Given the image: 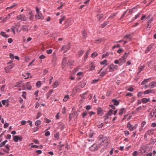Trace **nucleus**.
Listing matches in <instances>:
<instances>
[{"instance_id": "obj_1", "label": "nucleus", "mask_w": 156, "mask_h": 156, "mask_svg": "<svg viewBox=\"0 0 156 156\" xmlns=\"http://www.w3.org/2000/svg\"><path fill=\"white\" fill-rule=\"evenodd\" d=\"M16 18L18 20L26 21L27 20V18L26 17L24 14H22L17 16Z\"/></svg>"}, {"instance_id": "obj_2", "label": "nucleus", "mask_w": 156, "mask_h": 156, "mask_svg": "<svg viewBox=\"0 0 156 156\" xmlns=\"http://www.w3.org/2000/svg\"><path fill=\"white\" fill-rule=\"evenodd\" d=\"M57 59V56L55 53H53V57L51 61L52 65L53 66H55L56 64V62Z\"/></svg>"}, {"instance_id": "obj_3", "label": "nucleus", "mask_w": 156, "mask_h": 156, "mask_svg": "<svg viewBox=\"0 0 156 156\" xmlns=\"http://www.w3.org/2000/svg\"><path fill=\"white\" fill-rule=\"evenodd\" d=\"M13 139L15 142H17L18 141H21L22 138L21 136H13Z\"/></svg>"}, {"instance_id": "obj_4", "label": "nucleus", "mask_w": 156, "mask_h": 156, "mask_svg": "<svg viewBox=\"0 0 156 156\" xmlns=\"http://www.w3.org/2000/svg\"><path fill=\"white\" fill-rule=\"evenodd\" d=\"M78 114L77 112H73L72 113L69 115V119L71 120L72 118H75V119L77 118Z\"/></svg>"}, {"instance_id": "obj_5", "label": "nucleus", "mask_w": 156, "mask_h": 156, "mask_svg": "<svg viewBox=\"0 0 156 156\" xmlns=\"http://www.w3.org/2000/svg\"><path fill=\"white\" fill-rule=\"evenodd\" d=\"M99 147L98 145L94 144L90 147V150L92 151H96L98 149Z\"/></svg>"}, {"instance_id": "obj_6", "label": "nucleus", "mask_w": 156, "mask_h": 156, "mask_svg": "<svg viewBox=\"0 0 156 156\" xmlns=\"http://www.w3.org/2000/svg\"><path fill=\"white\" fill-rule=\"evenodd\" d=\"M36 19L37 20L41 19L43 20L44 18V16H42L40 12L37 13L35 15Z\"/></svg>"}, {"instance_id": "obj_7", "label": "nucleus", "mask_w": 156, "mask_h": 156, "mask_svg": "<svg viewBox=\"0 0 156 156\" xmlns=\"http://www.w3.org/2000/svg\"><path fill=\"white\" fill-rule=\"evenodd\" d=\"M70 48L69 45L68 44L67 45H64L62 48L61 51L64 50V52H66Z\"/></svg>"}, {"instance_id": "obj_8", "label": "nucleus", "mask_w": 156, "mask_h": 156, "mask_svg": "<svg viewBox=\"0 0 156 156\" xmlns=\"http://www.w3.org/2000/svg\"><path fill=\"white\" fill-rule=\"evenodd\" d=\"M29 16V19L31 21L34 18V14L32 11H30L28 13V15H27V16Z\"/></svg>"}, {"instance_id": "obj_9", "label": "nucleus", "mask_w": 156, "mask_h": 156, "mask_svg": "<svg viewBox=\"0 0 156 156\" xmlns=\"http://www.w3.org/2000/svg\"><path fill=\"white\" fill-rule=\"evenodd\" d=\"M127 126L128 128L131 131L133 130L136 128V127L133 126L129 122L128 123Z\"/></svg>"}, {"instance_id": "obj_10", "label": "nucleus", "mask_w": 156, "mask_h": 156, "mask_svg": "<svg viewBox=\"0 0 156 156\" xmlns=\"http://www.w3.org/2000/svg\"><path fill=\"white\" fill-rule=\"evenodd\" d=\"M156 86V82L154 81L152 82L149 85V87L150 88H152Z\"/></svg>"}, {"instance_id": "obj_11", "label": "nucleus", "mask_w": 156, "mask_h": 156, "mask_svg": "<svg viewBox=\"0 0 156 156\" xmlns=\"http://www.w3.org/2000/svg\"><path fill=\"white\" fill-rule=\"evenodd\" d=\"M9 101L8 99L4 100L2 101V104L4 105H6V107H8L9 105Z\"/></svg>"}, {"instance_id": "obj_12", "label": "nucleus", "mask_w": 156, "mask_h": 156, "mask_svg": "<svg viewBox=\"0 0 156 156\" xmlns=\"http://www.w3.org/2000/svg\"><path fill=\"white\" fill-rule=\"evenodd\" d=\"M99 139L100 141L101 142H103L106 140V137H103V135H101L99 136Z\"/></svg>"}, {"instance_id": "obj_13", "label": "nucleus", "mask_w": 156, "mask_h": 156, "mask_svg": "<svg viewBox=\"0 0 156 156\" xmlns=\"http://www.w3.org/2000/svg\"><path fill=\"white\" fill-rule=\"evenodd\" d=\"M119 66L122 65L126 62V60L122 57L119 59Z\"/></svg>"}, {"instance_id": "obj_14", "label": "nucleus", "mask_w": 156, "mask_h": 156, "mask_svg": "<svg viewBox=\"0 0 156 156\" xmlns=\"http://www.w3.org/2000/svg\"><path fill=\"white\" fill-rule=\"evenodd\" d=\"M98 114V115H102V110L100 108H98L97 109Z\"/></svg>"}, {"instance_id": "obj_15", "label": "nucleus", "mask_w": 156, "mask_h": 156, "mask_svg": "<svg viewBox=\"0 0 156 156\" xmlns=\"http://www.w3.org/2000/svg\"><path fill=\"white\" fill-rule=\"evenodd\" d=\"M150 78L147 79H144V80L142 82L141 85H143L148 83L150 80Z\"/></svg>"}, {"instance_id": "obj_16", "label": "nucleus", "mask_w": 156, "mask_h": 156, "mask_svg": "<svg viewBox=\"0 0 156 156\" xmlns=\"http://www.w3.org/2000/svg\"><path fill=\"white\" fill-rule=\"evenodd\" d=\"M67 60L66 59V58H63V60L62 62V66H65L66 65L68 64V62H67Z\"/></svg>"}, {"instance_id": "obj_17", "label": "nucleus", "mask_w": 156, "mask_h": 156, "mask_svg": "<svg viewBox=\"0 0 156 156\" xmlns=\"http://www.w3.org/2000/svg\"><path fill=\"white\" fill-rule=\"evenodd\" d=\"M153 20V19L151 18L150 20H149L147 22V27L148 28H150L151 27V23L152 21Z\"/></svg>"}, {"instance_id": "obj_18", "label": "nucleus", "mask_w": 156, "mask_h": 156, "mask_svg": "<svg viewBox=\"0 0 156 156\" xmlns=\"http://www.w3.org/2000/svg\"><path fill=\"white\" fill-rule=\"evenodd\" d=\"M112 101L114 103V105L116 106L118 105L119 103V101L116 99H113Z\"/></svg>"}, {"instance_id": "obj_19", "label": "nucleus", "mask_w": 156, "mask_h": 156, "mask_svg": "<svg viewBox=\"0 0 156 156\" xmlns=\"http://www.w3.org/2000/svg\"><path fill=\"white\" fill-rule=\"evenodd\" d=\"M150 101L149 98L147 99L146 98H144L142 99V103H147V102L149 101Z\"/></svg>"}, {"instance_id": "obj_20", "label": "nucleus", "mask_w": 156, "mask_h": 156, "mask_svg": "<svg viewBox=\"0 0 156 156\" xmlns=\"http://www.w3.org/2000/svg\"><path fill=\"white\" fill-rule=\"evenodd\" d=\"M24 77H25V79H27L29 77L31 78L32 77L31 76H29L30 75V73H26L24 74L23 75Z\"/></svg>"}, {"instance_id": "obj_21", "label": "nucleus", "mask_w": 156, "mask_h": 156, "mask_svg": "<svg viewBox=\"0 0 156 156\" xmlns=\"http://www.w3.org/2000/svg\"><path fill=\"white\" fill-rule=\"evenodd\" d=\"M0 34L2 36L4 37H5L6 38H7V37H9V36L8 35H7V34H6V33L4 32H3V31L2 32L0 33Z\"/></svg>"}, {"instance_id": "obj_22", "label": "nucleus", "mask_w": 156, "mask_h": 156, "mask_svg": "<svg viewBox=\"0 0 156 156\" xmlns=\"http://www.w3.org/2000/svg\"><path fill=\"white\" fill-rule=\"evenodd\" d=\"M21 29L24 31H28L29 30H28L27 27L26 25H23L22 26Z\"/></svg>"}, {"instance_id": "obj_23", "label": "nucleus", "mask_w": 156, "mask_h": 156, "mask_svg": "<svg viewBox=\"0 0 156 156\" xmlns=\"http://www.w3.org/2000/svg\"><path fill=\"white\" fill-rule=\"evenodd\" d=\"M107 72V69L104 70L103 72H102L101 73L100 76L101 77L104 76L105 75V74H106Z\"/></svg>"}, {"instance_id": "obj_24", "label": "nucleus", "mask_w": 156, "mask_h": 156, "mask_svg": "<svg viewBox=\"0 0 156 156\" xmlns=\"http://www.w3.org/2000/svg\"><path fill=\"white\" fill-rule=\"evenodd\" d=\"M83 38L85 39L87 37V33L85 30H83L82 32Z\"/></svg>"}, {"instance_id": "obj_25", "label": "nucleus", "mask_w": 156, "mask_h": 156, "mask_svg": "<svg viewBox=\"0 0 156 156\" xmlns=\"http://www.w3.org/2000/svg\"><path fill=\"white\" fill-rule=\"evenodd\" d=\"M30 83V82H27V83L26 87L28 90H30L31 89V87L29 84Z\"/></svg>"}, {"instance_id": "obj_26", "label": "nucleus", "mask_w": 156, "mask_h": 156, "mask_svg": "<svg viewBox=\"0 0 156 156\" xmlns=\"http://www.w3.org/2000/svg\"><path fill=\"white\" fill-rule=\"evenodd\" d=\"M53 91V90H51L48 92L47 94V99L48 98L51 94H52Z\"/></svg>"}, {"instance_id": "obj_27", "label": "nucleus", "mask_w": 156, "mask_h": 156, "mask_svg": "<svg viewBox=\"0 0 156 156\" xmlns=\"http://www.w3.org/2000/svg\"><path fill=\"white\" fill-rule=\"evenodd\" d=\"M144 66H142L140 67H138V69L139 70V72L138 73V74L139 73H140L143 70V69H144Z\"/></svg>"}, {"instance_id": "obj_28", "label": "nucleus", "mask_w": 156, "mask_h": 156, "mask_svg": "<svg viewBox=\"0 0 156 156\" xmlns=\"http://www.w3.org/2000/svg\"><path fill=\"white\" fill-rule=\"evenodd\" d=\"M66 19V16H62L61 18L59 20V23L60 24H62V21Z\"/></svg>"}, {"instance_id": "obj_29", "label": "nucleus", "mask_w": 156, "mask_h": 156, "mask_svg": "<svg viewBox=\"0 0 156 156\" xmlns=\"http://www.w3.org/2000/svg\"><path fill=\"white\" fill-rule=\"evenodd\" d=\"M132 35V34H128L125 35L124 37L126 39H129L130 40H131V38L130 37Z\"/></svg>"}, {"instance_id": "obj_30", "label": "nucleus", "mask_w": 156, "mask_h": 156, "mask_svg": "<svg viewBox=\"0 0 156 156\" xmlns=\"http://www.w3.org/2000/svg\"><path fill=\"white\" fill-rule=\"evenodd\" d=\"M110 66H112L114 70L115 69L117 70L118 69V67L116 65L111 64L110 65Z\"/></svg>"}, {"instance_id": "obj_31", "label": "nucleus", "mask_w": 156, "mask_h": 156, "mask_svg": "<svg viewBox=\"0 0 156 156\" xmlns=\"http://www.w3.org/2000/svg\"><path fill=\"white\" fill-rule=\"evenodd\" d=\"M128 54L129 52L125 53V54L123 55L122 58L126 60V58H127Z\"/></svg>"}, {"instance_id": "obj_32", "label": "nucleus", "mask_w": 156, "mask_h": 156, "mask_svg": "<svg viewBox=\"0 0 156 156\" xmlns=\"http://www.w3.org/2000/svg\"><path fill=\"white\" fill-rule=\"evenodd\" d=\"M109 23L108 21H106L104 23L101 25V27L102 28H104L106 25H107Z\"/></svg>"}, {"instance_id": "obj_33", "label": "nucleus", "mask_w": 156, "mask_h": 156, "mask_svg": "<svg viewBox=\"0 0 156 156\" xmlns=\"http://www.w3.org/2000/svg\"><path fill=\"white\" fill-rule=\"evenodd\" d=\"M98 55V54L97 53H96V52H93L91 54V56L92 58H94L96 56H97Z\"/></svg>"}, {"instance_id": "obj_34", "label": "nucleus", "mask_w": 156, "mask_h": 156, "mask_svg": "<svg viewBox=\"0 0 156 156\" xmlns=\"http://www.w3.org/2000/svg\"><path fill=\"white\" fill-rule=\"evenodd\" d=\"M41 123V122L40 120L36 121L35 123V125L36 126H38L40 125Z\"/></svg>"}, {"instance_id": "obj_35", "label": "nucleus", "mask_w": 156, "mask_h": 156, "mask_svg": "<svg viewBox=\"0 0 156 156\" xmlns=\"http://www.w3.org/2000/svg\"><path fill=\"white\" fill-rule=\"evenodd\" d=\"M58 85V82H55L53 83V87L54 88L56 87Z\"/></svg>"}, {"instance_id": "obj_36", "label": "nucleus", "mask_w": 156, "mask_h": 156, "mask_svg": "<svg viewBox=\"0 0 156 156\" xmlns=\"http://www.w3.org/2000/svg\"><path fill=\"white\" fill-rule=\"evenodd\" d=\"M152 90H148L146 91H145L144 92V94H147L150 93H151L152 92Z\"/></svg>"}, {"instance_id": "obj_37", "label": "nucleus", "mask_w": 156, "mask_h": 156, "mask_svg": "<svg viewBox=\"0 0 156 156\" xmlns=\"http://www.w3.org/2000/svg\"><path fill=\"white\" fill-rule=\"evenodd\" d=\"M113 111L112 110V109H110L109 111L107 113V114L108 115H109V116L110 115H111L112 114V113H113Z\"/></svg>"}, {"instance_id": "obj_38", "label": "nucleus", "mask_w": 156, "mask_h": 156, "mask_svg": "<svg viewBox=\"0 0 156 156\" xmlns=\"http://www.w3.org/2000/svg\"><path fill=\"white\" fill-rule=\"evenodd\" d=\"M125 110V108H122L119 111V115H122L123 113V112Z\"/></svg>"}, {"instance_id": "obj_39", "label": "nucleus", "mask_w": 156, "mask_h": 156, "mask_svg": "<svg viewBox=\"0 0 156 156\" xmlns=\"http://www.w3.org/2000/svg\"><path fill=\"white\" fill-rule=\"evenodd\" d=\"M84 52V51L83 50H80L78 52L79 55L80 56H81L83 54Z\"/></svg>"}, {"instance_id": "obj_40", "label": "nucleus", "mask_w": 156, "mask_h": 156, "mask_svg": "<svg viewBox=\"0 0 156 156\" xmlns=\"http://www.w3.org/2000/svg\"><path fill=\"white\" fill-rule=\"evenodd\" d=\"M107 62V60H104L103 61L101 62H100L101 65H104L105 64V66H106L107 65V64L106 63Z\"/></svg>"}, {"instance_id": "obj_41", "label": "nucleus", "mask_w": 156, "mask_h": 156, "mask_svg": "<svg viewBox=\"0 0 156 156\" xmlns=\"http://www.w3.org/2000/svg\"><path fill=\"white\" fill-rule=\"evenodd\" d=\"M10 58L12 60H13L14 58V56L12 53H10L9 54Z\"/></svg>"}, {"instance_id": "obj_42", "label": "nucleus", "mask_w": 156, "mask_h": 156, "mask_svg": "<svg viewBox=\"0 0 156 156\" xmlns=\"http://www.w3.org/2000/svg\"><path fill=\"white\" fill-rule=\"evenodd\" d=\"M156 142V140L155 139H153V138L151 139V141L150 142L151 144H153Z\"/></svg>"}, {"instance_id": "obj_43", "label": "nucleus", "mask_w": 156, "mask_h": 156, "mask_svg": "<svg viewBox=\"0 0 156 156\" xmlns=\"http://www.w3.org/2000/svg\"><path fill=\"white\" fill-rule=\"evenodd\" d=\"M68 64L69 66H71L73 63V62L71 61L68 60L67 61Z\"/></svg>"}, {"instance_id": "obj_44", "label": "nucleus", "mask_w": 156, "mask_h": 156, "mask_svg": "<svg viewBox=\"0 0 156 156\" xmlns=\"http://www.w3.org/2000/svg\"><path fill=\"white\" fill-rule=\"evenodd\" d=\"M88 54H89V52H88V51H87L84 55V61H85L86 60V59H87V58L88 57Z\"/></svg>"}, {"instance_id": "obj_45", "label": "nucleus", "mask_w": 156, "mask_h": 156, "mask_svg": "<svg viewBox=\"0 0 156 156\" xmlns=\"http://www.w3.org/2000/svg\"><path fill=\"white\" fill-rule=\"evenodd\" d=\"M69 98V96L68 95H66V96H65V97L64 98L63 100V101H66Z\"/></svg>"}, {"instance_id": "obj_46", "label": "nucleus", "mask_w": 156, "mask_h": 156, "mask_svg": "<svg viewBox=\"0 0 156 156\" xmlns=\"http://www.w3.org/2000/svg\"><path fill=\"white\" fill-rule=\"evenodd\" d=\"M21 83L20 82L16 83L15 84V87H19L20 86Z\"/></svg>"}, {"instance_id": "obj_47", "label": "nucleus", "mask_w": 156, "mask_h": 156, "mask_svg": "<svg viewBox=\"0 0 156 156\" xmlns=\"http://www.w3.org/2000/svg\"><path fill=\"white\" fill-rule=\"evenodd\" d=\"M15 66V65L14 64H12L9 65L8 67H7L9 69H11L13 68Z\"/></svg>"}, {"instance_id": "obj_48", "label": "nucleus", "mask_w": 156, "mask_h": 156, "mask_svg": "<svg viewBox=\"0 0 156 156\" xmlns=\"http://www.w3.org/2000/svg\"><path fill=\"white\" fill-rule=\"evenodd\" d=\"M152 48V46L151 45H150L147 48V50L148 51H149L151 50V49Z\"/></svg>"}, {"instance_id": "obj_49", "label": "nucleus", "mask_w": 156, "mask_h": 156, "mask_svg": "<svg viewBox=\"0 0 156 156\" xmlns=\"http://www.w3.org/2000/svg\"><path fill=\"white\" fill-rule=\"evenodd\" d=\"M11 30L13 32V34H15L16 33L15 31V27H12L11 28Z\"/></svg>"}, {"instance_id": "obj_50", "label": "nucleus", "mask_w": 156, "mask_h": 156, "mask_svg": "<svg viewBox=\"0 0 156 156\" xmlns=\"http://www.w3.org/2000/svg\"><path fill=\"white\" fill-rule=\"evenodd\" d=\"M36 86L38 87H39L41 86V83L40 81H39L37 82L36 83Z\"/></svg>"}, {"instance_id": "obj_51", "label": "nucleus", "mask_w": 156, "mask_h": 156, "mask_svg": "<svg viewBox=\"0 0 156 156\" xmlns=\"http://www.w3.org/2000/svg\"><path fill=\"white\" fill-rule=\"evenodd\" d=\"M87 92H86L85 93H84V94H83L82 95H80V96L81 97L83 98V99H84L85 98V95H86L87 94Z\"/></svg>"}, {"instance_id": "obj_52", "label": "nucleus", "mask_w": 156, "mask_h": 156, "mask_svg": "<svg viewBox=\"0 0 156 156\" xmlns=\"http://www.w3.org/2000/svg\"><path fill=\"white\" fill-rule=\"evenodd\" d=\"M16 6V4H14L10 7H8L6 9H12V8L15 7Z\"/></svg>"}, {"instance_id": "obj_53", "label": "nucleus", "mask_w": 156, "mask_h": 156, "mask_svg": "<svg viewBox=\"0 0 156 156\" xmlns=\"http://www.w3.org/2000/svg\"><path fill=\"white\" fill-rule=\"evenodd\" d=\"M52 50L51 49H50L47 50L46 51L47 53L48 54H50L52 53Z\"/></svg>"}, {"instance_id": "obj_54", "label": "nucleus", "mask_w": 156, "mask_h": 156, "mask_svg": "<svg viewBox=\"0 0 156 156\" xmlns=\"http://www.w3.org/2000/svg\"><path fill=\"white\" fill-rule=\"evenodd\" d=\"M87 115V112H85L82 114V117L83 118H84Z\"/></svg>"}, {"instance_id": "obj_55", "label": "nucleus", "mask_w": 156, "mask_h": 156, "mask_svg": "<svg viewBox=\"0 0 156 156\" xmlns=\"http://www.w3.org/2000/svg\"><path fill=\"white\" fill-rule=\"evenodd\" d=\"M26 93L25 92L23 91L22 93V97L25 99L26 98Z\"/></svg>"}, {"instance_id": "obj_56", "label": "nucleus", "mask_w": 156, "mask_h": 156, "mask_svg": "<svg viewBox=\"0 0 156 156\" xmlns=\"http://www.w3.org/2000/svg\"><path fill=\"white\" fill-rule=\"evenodd\" d=\"M9 125V123H7V122H5L4 124V127L5 128H6Z\"/></svg>"}, {"instance_id": "obj_57", "label": "nucleus", "mask_w": 156, "mask_h": 156, "mask_svg": "<svg viewBox=\"0 0 156 156\" xmlns=\"http://www.w3.org/2000/svg\"><path fill=\"white\" fill-rule=\"evenodd\" d=\"M137 153L138 152L136 151H135L133 153V156H136L137 155Z\"/></svg>"}, {"instance_id": "obj_58", "label": "nucleus", "mask_w": 156, "mask_h": 156, "mask_svg": "<svg viewBox=\"0 0 156 156\" xmlns=\"http://www.w3.org/2000/svg\"><path fill=\"white\" fill-rule=\"evenodd\" d=\"M45 58V56L43 55H41L39 56V58L41 59H44Z\"/></svg>"}, {"instance_id": "obj_59", "label": "nucleus", "mask_w": 156, "mask_h": 156, "mask_svg": "<svg viewBox=\"0 0 156 156\" xmlns=\"http://www.w3.org/2000/svg\"><path fill=\"white\" fill-rule=\"evenodd\" d=\"M109 53H108V52H107L105 54H103L102 55V58H104L106 56H108L109 54Z\"/></svg>"}, {"instance_id": "obj_60", "label": "nucleus", "mask_w": 156, "mask_h": 156, "mask_svg": "<svg viewBox=\"0 0 156 156\" xmlns=\"http://www.w3.org/2000/svg\"><path fill=\"white\" fill-rule=\"evenodd\" d=\"M116 15V13H114L111 15L109 17V19H112L115 17Z\"/></svg>"}, {"instance_id": "obj_61", "label": "nucleus", "mask_w": 156, "mask_h": 156, "mask_svg": "<svg viewBox=\"0 0 156 156\" xmlns=\"http://www.w3.org/2000/svg\"><path fill=\"white\" fill-rule=\"evenodd\" d=\"M8 19V17H6L4 18L2 20V21L3 23L5 22L6 21V20H7Z\"/></svg>"}, {"instance_id": "obj_62", "label": "nucleus", "mask_w": 156, "mask_h": 156, "mask_svg": "<svg viewBox=\"0 0 156 156\" xmlns=\"http://www.w3.org/2000/svg\"><path fill=\"white\" fill-rule=\"evenodd\" d=\"M50 132L49 131H47L45 133V136H48L50 135Z\"/></svg>"}, {"instance_id": "obj_63", "label": "nucleus", "mask_w": 156, "mask_h": 156, "mask_svg": "<svg viewBox=\"0 0 156 156\" xmlns=\"http://www.w3.org/2000/svg\"><path fill=\"white\" fill-rule=\"evenodd\" d=\"M9 69L8 67H6L5 69V72L6 73H9Z\"/></svg>"}, {"instance_id": "obj_64", "label": "nucleus", "mask_w": 156, "mask_h": 156, "mask_svg": "<svg viewBox=\"0 0 156 156\" xmlns=\"http://www.w3.org/2000/svg\"><path fill=\"white\" fill-rule=\"evenodd\" d=\"M91 106L90 105H87L86 106V109L87 110H89L91 109Z\"/></svg>"}]
</instances>
